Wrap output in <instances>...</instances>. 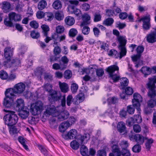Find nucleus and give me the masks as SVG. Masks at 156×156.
Segmentation results:
<instances>
[{"label": "nucleus", "instance_id": "4c0bfd02", "mask_svg": "<svg viewBox=\"0 0 156 156\" xmlns=\"http://www.w3.org/2000/svg\"><path fill=\"white\" fill-rule=\"evenodd\" d=\"M107 102L109 104H115L118 102V98L115 96L109 97L107 99Z\"/></svg>", "mask_w": 156, "mask_h": 156}, {"label": "nucleus", "instance_id": "ea45409f", "mask_svg": "<svg viewBox=\"0 0 156 156\" xmlns=\"http://www.w3.org/2000/svg\"><path fill=\"white\" fill-rule=\"evenodd\" d=\"M2 9L6 11H8L10 8L11 5L10 3L7 2H2Z\"/></svg>", "mask_w": 156, "mask_h": 156}, {"label": "nucleus", "instance_id": "7ed1b4c3", "mask_svg": "<svg viewBox=\"0 0 156 156\" xmlns=\"http://www.w3.org/2000/svg\"><path fill=\"white\" fill-rule=\"evenodd\" d=\"M49 101L52 103L53 101H57L59 100L62 98L61 100V105L63 107L66 106V96L65 95L62 96L61 95H57V91L54 90L50 91L48 96Z\"/></svg>", "mask_w": 156, "mask_h": 156}, {"label": "nucleus", "instance_id": "c756f323", "mask_svg": "<svg viewBox=\"0 0 156 156\" xmlns=\"http://www.w3.org/2000/svg\"><path fill=\"white\" fill-rule=\"evenodd\" d=\"M140 70L145 76L150 74L151 72V69L146 66L142 67Z\"/></svg>", "mask_w": 156, "mask_h": 156}, {"label": "nucleus", "instance_id": "2eb2a0df", "mask_svg": "<svg viewBox=\"0 0 156 156\" xmlns=\"http://www.w3.org/2000/svg\"><path fill=\"white\" fill-rule=\"evenodd\" d=\"M14 99L5 97L4 100L3 104L4 106L7 108L12 107L14 104Z\"/></svg>", "mask_w": 156, "mask_h": 156}, {"label": "nucleus", "instance_id": "bf43d9fd", "mask_svg": "<svg viewBox=\"0 0 156 156\" xmlns=\"http://www.w3.org/2000/svg\"><path fill=\"white\" fill-rule=\"evenodd\" d=\"M64 27L62 26L58 25L56 27V31L57 34L62 33L64 32Z\"/></svg>", "mask_w": 156, "mask_h": 156}, {"label": "nucleus", "instance_id": "603ef678", "mask_svg": "<svg viewBox=\"0 0 156 156\" xmlns=\"http://www.w3.org/2000/svg\"><path fill=\"white\" fill-rule=\"evenodd\" d=\"M23 95L25 98L27 99L30 98L31 99H34L33 94L31 92L29 91H27L24 92Z\"/></svg>", "mask_w": 156, "mask_h": 156}, {"label": "nucleus", "instance_id": "6e6552de", "mask_svg": "<svg viewBox=\"0 0 156 156\" xmlns=\"http://www.w3.org/2000/svg\"><path fill=\"white\" fill-rule=\"evenodd\" d=\"M58 107L56 108L53 105L48 106L45 111L44 112V114L46 116L51 115L53 117H56L58 114Z\"/></svg>", "mask_w": 156, "mask_h": 156}, {"label": "nucleus", "instance_id": "4468645a", "mask_svg": "<svg viewBox=\"0 0 156 156\" xmlns=\"http://www.w3.org/2000/svg\"><path fill=\"white\" fill-rule=\"evenodd\" d=\"M15 91L18 94L23 93L25 89V85L22 83H20L16 84L14 87Z\"/></svg>", "mask_w": 156, "mask_h": 156}, {"label": "nucleus", "instance_id": "49530a36", "mask_svg": "<svg viewBox=\"0 0 156 156\" xmlns=\"http://www.w3.org/2000/svg\"><path fill=\"white\" fill-rule=\"evenodd\" d=\"M78 32L76 29L75 28H72L69 31V35L72 37H75L77 34Z\"/></svg>", "mask_w": 156, "mask_h": 156}, {"label": "nucleus", "instance_id": "cd10ccee", "mask_svg": "<svg viewBox=\"0 0 156 156\" xmlns=\"http://www.w3.org/2000/svg\"><path fill=\"white\" fill-rule=\"evenodd\" d=\"M15 104L16 107L18 108L19 110L23 108L24 106V101L21 98L17 99L16 102Z\"/></svg>", "mask_w": 156, "mask_h": 156}, {"label": "nucleus", "instance_id": "79ce46f5", "mask_svg": "<svg viewBox=\"0 0 156 156\" xmlns=\"http://www.w3.org/2000/svg\"><path fill=\"white\" fill-rule=\"evenodd\" d=\"M79 144L76 140L72 141L70 143V146L75 150H77L79 147Z\"/></svg>", "mask_w": 156, "mask_h": 156}, {"label": "nucleus", "instance_id": "e433bc0d", "mask_svg": "<svg viewBox=\"0 0 156 156\" xmlns=\"http://www.w3.org/2000/svg\"><path fill=\"white\" fill-rule=\"evenodd\" d=\"M145 139L147 140L145 144L146 148L149 150L151 148V145L153 142V140L152 138L148 139L146 138Z\"/></svg>", "mask_w": 156, "mask_h": 156}, {"label": "nucleus", "instance_id": "de8ad7c7", "mask_svg": "<svg viewBox=\"0 0 156 156\" xmlns=\"http://www.w3.org/2000/svg\"><path fill=\"white\" fill-rule=\"evenodd\" d=\"M18 140L26 150H28L27 146L25 144V140L23 137L21 136L19 137L18 138Z\"/></svg>", "mask_w": 156, "mask_h": 156}, {"label": "nucleus", "instance_id": "f257e3e1", "mask_svg": "<svg viewBox=\"0 0 156 156\" xmlns=\"http://www.w3.org/2000/svg\"><path fill=\"white\" fill-rule=\"evenodd\" d=\"M14 48L6 47L4 49L3 65L6 67H11L13 71H15L20 64V60L16 58L11 60L13 55Z\"/></svg>", "mask_w": 156, "mask_h": 156}, {"label": "nucleus", "instance_id": "0eeeda50", "mask_svg": "<svg viewBox=\"0 0 156 156\" xmlns=\"http://www.w3.org/2000/svg\"><path fill=\"white\" fill-rule=\"evenodd\" d=\"M43 103L40 101L32 103L30 108L31 113L34 115L39 114L43 109Z\"/></svg>", "mask_w": 156, "mask_h": 156}, {"label": "nucleus", "instance_id": "c9c22d12", "mask_svg": "<svg viewBox=\"0 0 156 156\" xmlns=\"http://www.w3.org/2000/svg\"><path fill=\"white\" fill-rule=\"evenodd\" d=\"M120 81L121 87L122 89L123 88L127 86L129 83L128 79L126 77H123L121 79Z\"/></svg>", "mask_w": 156, "mask_h": 156}, {"label": "nucleus", "instance_id": "58836bf2", "mask_svg": "<svg viewBox=\"0 0 156 156\" xmlns=\"http://www.w3.org/2000/svg\"><path fill=\"white\" fill-rule=\"evenodd\" d=\"M44 16L46 20L50 21L52 20L54 17L53 15L51 12H48L45 13Z\"/></svg>", "mask_w": 156, "mask_h": 156}, {"label": "nucleus", "instance_id": "338daca9", "mask_svg": "<svg viewBox=\"0 0 156 156\" xmlns=\"http://www.w3.org/2000/svg\"><path fill=\"white\" fill-rule=\"evenodd\" d=\"M105 114L108 115L111 118L114 116V113L111 108H109L105 112Z\"/></svg>", "mask_w": 156, "mask_h": 156}, {"label": "nucleus", "instance_id": "a18cd8bd", "mask_svg": "<svg viewBox=\"0 0 156 156\" xmlns=\"http://www.w3.org/2000/svg\"><path fill=\"white\" fill-rule=\"evenodd\" d=\"M114 20L111 18H108L104 20L103 24L104 25L109 26L111 25L113 23Z\"/></svg>", "mask_w": 156, "mask_h": 156}, {"label": "nucleus", "instance_id": "6ab92c4d", "mask_svg": "<svg viewBox=\"0 0 156 156\" xmlns=\"http://www.w3.org/2000/svg\"><path fill=\"white\" fill-rule=\"evenodd\" d=\"M70 126V123L69 122L67 121L63 122L59 125L58 127L59 131L60 132L64 133Z\"/></svg>", "mask_w": 156, "mask_h": 156}, {"label": "nucleus", "instance_id": "2f4dec72", "mask_svg": "<svg viewBox=\"0 0 156 156\" xmlns=\"http://www.w3.org/2000/svg\"><path fill=\"white\" fill-rule=\"evenodd\" d=\"M9 126V133L11 136L17 134L19 132L18 130L15 126Z\"/></svg>", "mask_w": 156, "mask_h": 156}, {"label": "nucleus", "instance_id": "6e6d98bb", "mask_svg": "<svg viewBox=\"0 0 156 156\" xmlns=\"http://www.w3.org/2000/svg\"><path fill=\"white\" fill-rule=\"evenodd\" d=\"M43 72V69L39 67L36 69L35 71V74L37 76L41 77L42 75Z\"/></svg>", "mask_w": 156, "mask_h": 156}, {"label": "nucleus", "instance_id": "774afa93", "mask_svg": "<svg viewBox=\"0 0 156 156\" xmlns=\"http://www.w3.org/2000/svg\"><path fill=\"white\" fill-rule=\"evenodd\" d=\"M97 156H106V151L104 150H99L97 151Z\"/></svg>", "mask_w": 156, "mask_h": 156}, {"label": "nucleus", "instance_id": "393cba45", "mask_svg": "<svg viewBox=\"0 0 156 156\" xmlns=\"http://www.w3.org/2000/svg\"><path fill=\"white\" fill-rule=\"evenodd\" d=\"M117 129L120 133L124 134L126 132V127L124 122H119L117 125Z\"/></svg>", "mask_w": 156, "mask_h": 156}, {"label": "nucleus", "instance_id": "864d4df0", "mask_svg": "<svg viewBox=\"0 0 156 156\" xmlns=\"http://www.w3.org/2000/svg\"><path fill=\"white\" fill-rule=\"evenodd\" d=\"M72 76V73L69 70H67L65 71L64 74V78L66 79H69L71 78Z\"/></svg>", "mask_w": 156, "mask_h": 156}, {"label": "nucleus", "instance_id": "423d86ee", "mask_svg": "<svg viewBox=\"0 0 156 156\" xmlns=\"http://www.w3.org/2000/svg\"><path fill=\"white\" fill-rule=\"evenodd\" d=\"M117 41L119 43L118 48L120 50V58H122L126 55V49L125 45L127 40L125 36H119L117 38Z\"/></svg>", "mask_w": 156, "mask_h": 156}, {"label": "nucleus", "instance_id": "9d476101", "mask_svg": "<svg viewBox=\"0 0 156 156\" xmlns=\"http://www.w3.org/2000/svg\"><path fill=\"white\" fill-rule=\"evenodd\" d=\"M150 16L149 15L144 16L139 19L138 21H142L143 23V28L146 30H149L151 27V25L150 23Z\"/></svg>", "mask_w": 156, "mask_h": 156}, {"label": "nucleus", "instance_id": "a19ab883", "mask_svg": "<svg viewBox=\"0 0 156 156\" xmlns=\"http://www.w3.org/2000/svg\"><path fill=\"white\" fill-rule=\"evenodd\" d=\"M52 6L55 9H58L61 8L62 5L60 1L56 0L53 2Z\"/></svg>", "mask_w": 156, "mask_h": 156}, {"label": "nucleus", "instance_id": "412c9836", "mask_svg": "<svg viewBox=\"0 0 156 156\" xmlns=\"http://www.w3.org/2000/svg\"><path fill=\"white\" fill-rule=\"evenodd\" d=\"M83 22L81 25L83 26L87 25L90 24V23L91 17L88 14L85 13L82 16Z\"/></svg>", "mask_w": 156, "mask_h": 156}, {"label": "nucleus", "instance_id": "f8f14e48", "mask_svg": "<svg viewBox=\"0 0 156 156\" xmlns=\"http://www.w3.org/2000/svg\"><path fill=\"white\" fill-rule=\"evenodd\" d=\"M69 115V112L67 110H64L61 112L59 110L56 117L59 121H61L68 118Z\"/></svg>", "mask_w": 156, "mask_h": 156}, {"label": "nucleus", "instance_id": "ddd939ff", "mask_svg": "<svg viewBox=\"0 0 156 156\" xmlns=\"http://www.w3.org/2000/svg\"><path fill=\"white\" fill-rule=\"evenodd\" d=\"M130 139L131 140L134 139L139 144H142L144 142V137L140 134H136L134 136H129Z\"/></svg>", "mask_w": 156, "mask_h": 156}, {"label": "nucleus", "instance_id": "052dcab7", "mask_svg": "<svg viewBox=\"0 0 156 156\" xmlns=\"http://www.w3.org/2000/svg\"><path fill=\"white\" fill-rule=\"evenodd\" d=\"M133 129L134 131L136 133H139L141 131V128L138 124H135L133 125Z\"/></svg>", "mask_w": 156, "mask_h": 156}, {"label": "nucleus", "instance_id": "5fc2aeb1", "mask_svg": "<svg viewBox=\"0 0 156 156\" xmlns=\"http://www.w3.org/2000/svg\"><path fill=\"white\" fill-rule=\"evenodd\" d=\"M75 98L78 99L79 102H81L84 100L85 98L84 94L82 93H80L75 96Z\"/></svg>", "mask_w": 156, "mask_h": 156}, {"label": "nucleus", "instance_id": "69168bd1", "mask_svg": "<svg viewBox=\"0 0 156 156\" xmlns=\"http://www.w3.org/2000/svg\"><path fill=\"white\" fill-rule=\"evenodd\" d=\"M27 49V48L26 46H22L19 49V54L23 55V54Z\"/></svg>", "mask_w": 156, "mask_h": 156}, {"label": "nucleus", "instance_id": "5701e85b", "mask_svg": "<svg viewBox=\"0 0 156 156\" xmlns=\"http://www.w3.org/2000/svg\"><path fill=\"white\" fill-rule=\"evenodd\" d=\"M58 85L60 90L62 92L66 93L69 90V87L66 83L64 82L62 83L59 81Z\"/></svg>", "mask_w": 156, "mask_h": 156}, {"label": "nucleus", "instance_id": "a878e982", "mask_svg": "<svg viewBox=\"0 0 156 156\" xmlns=\"http://www.w3.org/2000/svg\"><path fill=\"white\" fill-rule=\"evenodd\" d=\"M65 21L66 25L71 26L74 24L75 20L73 17L71 16H68L66 18Z\"/></svg>", "mask_w": 156, "mask_h": 156}, {"label": "nucleus", "instance_id": "39448f33", "mask_svg": "<svg viewBox=\"0 0 156 156\" xmlns=\"http://www.w3.org/2000/svg\"><path fill=\"white\" fill-rule=\"evenodd\" d=\"M149 82L147 84V86L149 89L148 92V95L151 98H154L156 95L155 90V86L156 83V76H154L152 77L149 78Z\"/></svg>", "mask_w": 156, "mask_h": 156}, {"label": "nucleus", "instance_id": "f704fd0d", "mask_svg": "<svg viewBox=\"0 0 156 156\" xmlns=\"http://www.w3.org/2000/svg\"><path fill=\"white\" fill-rule=\"evenodd\" d=\"M81 154L83 156H86L87 155L88 153V149L86 147L82 145L80 149Z\"/></svg>", "mask_w": 156, "mask_h": 156}, {"label": "nucleus", "instance_id": "37998d69", "mask_svg": "<svg viewBox=\"0 0 156 156\" xmlns=\"http://www.w3.org/2000/svg\"><path fill=\"white\" fill-rule=\"evenodd\" d=\"M38 147L39 149L41 151V152L45 156H47L48 155V151L44 146L40 145H38Z\"/></svg>", "mask_w": 156, "mask_h": 156}, {"label": "nucleus", "instance_id": "a211bd4d", "mask_svg": "<svg viewBox=\"0 0 156 156\" xmlns=\"http://www.w3.org/2000/svg\"><path fill=\"white\" fill-rule=\"evenodd\" d=\"M90 138V135L88 133H84L83 135L81 136L78 140L80 141L81 144H86Z\"/></svg>", "mask_w": 156, "mask_h": 156}, {"label": "nucleus", "instance_id": "aec40b11", "mask_svg": "<svg viewBox=\"0 0 156 156\" xmlns=\"http://www.w3.org/2000/svg\"><path fill=\"white\" fill-rule=\"evenodd\" d=\"M68 11L71 13H74L76 16H80L81 14V11L78 9H75L73 5L69 6L68 8Z\"/></svg>", "mask_w": 156, "mask_h": 156}, {"label": "nucleus", "instance_id": "f03ea898", "mask_svg": "<svg viewBox=\"0 0 156 156\" xmlns=\"http://www.w3.org/2000/svg\"><path fill=\"white\" fill-rule=\"evenodd\" d=\"M3 111L5 112H8L3 117L5 124L8 126H12L15 125L18 121V118L17 115L15 114V112L5 109Z\"/></svg>", "mask_w": 156, "mask_h": 156}, {"label": "nucleus", "instance_id": "9b49d317", "mask_svg": "<svg viewBox=\"0 0 156 156\" xmlns=\"http://www.w3.org/2000/svg\"><path fill=\"white\" fill-rule=\"evenodd\" d=\"M77 135V132L75 129H72L66 134H63L62 137L66 140H72L75 139Z\"/></svg>", "mask_w": 156, "mask_h": 156}, {"label": "nucleus", "instance_id": "4be33fe9", "mask_svg": "<svg viewBox=\"0 0 156 156\" xmlns=\"http://www.w3.org/2000/svg\"><path fill=\"white\" fill-rule=\"evenodd\" d=\"M29 110L27 108H23L19 112V115L22 119H27L29 115Z\"/></svg>", "mask_w": 156, "mask_h": 156}, {"label": "nucleus", "instance_id": "8fccbe9b", "mask_svg": "<svg viewBox=\"0 0 156 156\" xmlns=\"http://www.w3.org/2000/svg\"><path fill=\"white\" fill-rule=\"evenodd\" d=\"M132 151L135 153H139L141 150V147L140 144H136L132 148Z\"/></svg>", "mask_w": 156, "mask_h": 156}, {"label": "nucleus", "instance_id": "1a4fd4ad", "mask_svg": "<svg viewBox=\"0 0 156 156\" xmlns=\"http://www.w3.org/2000/svg\"><path fill=\"white\" fill-rule=\"evenodd\" d=\"M133 99L132 100L133 105L134 107L137 110L139 113L140 109V102L142 101V98L141 95L137 93H135L133 95Z\"/></svg>", "mask_w": 156, "mask_h": 156}, {"label": "nucleus", "instance_id": "c03bdc74", "mask_svg": "<svg viewBox=\"0 0 156 156\" xmlns=\"http://www.w3.org/2000/svg\"><path fill=\"white\" fill-rule=\"evenodd\" d=\"M41 27L43 30L44 36H47L48 34V32L49 30L48 26L46 25H43L41 26Z\"/></svg>", "mask_w": 156, "mask_h": 156}, {"label": "nucleus", "instance_id": "3c124183", "mask_svg": "<svg viewBox=\"0 0 156 156\" xmlns=\"http://www.w3.org/2000/svg\"><path fill=\"white\" fill-rule=\"evenodd\" d=\"M12 20L9 18H6L4 20V23L5 25L7 27H12L13 26V23Z\"/></svg>", "mask_w": 156, "mask_h": 156}, {"label": "nucleus", "instance_id": "bb28decb", "mask_svg": "<svg viewBox=\"0 0 156 156\" xmlns=\"http://www.w3.org/2000/svg\"><path fill=\"white\" fill-rule=\"evenodd\" d=\"M131 121L129 122V125H131L132 123H133L135 122L139 123L142 121V118L139 115H135L134 117V119L131 118Z\"/></svg>", "mask_w": 156, "mask_h": 156}, {"label": "nucleus", "instance_id": "0e129e2a", "mask_svg": "<svg viewBox=\"0 0 156 156\" xmlns=\"http://www.w3.org/2000/svg\"><path fill=\"white\" fill-rule=\"evenodd\" d=\"M121 154L122 156H130L129 151L127 149L123 148Z\"/></svg>", "mask_w": 156, "mask_h": 156}, {"label": "nucleus", "instance_id": "4d7b16f0", "mask_svg": "<svg viewBox=\"0 0 156 156\" xmlns=\"http://www.w3.org/2000/svg\"><path fill=\"white\" fill-rule=\"evenodd\" d=\"M53 46L54 47L53 50L54 54L55 56H56L60 53L61 49L60 47L58 46H55L54 45Z\"/></svg>", "mask_w": 156, "mask_h": 156}, {"label": "nucleus", "instance_id": "e2e57ef3", "mask_svg": "<svg viewBox=\"0 0 156 156\" xmlns=\"http://www.w3.org/2000/svg\"><path fill=\"white\" fill-rule=\"evenodd\" d=\"M156 105V101L155 100L153 99H151L147 102L148 106L152 108Z\"/></svg>", "mask_w": 156, "mask_h": 156}, {"label": "nucleus", "instance_id": "473e14b6", "mask_svg": "<svg viewBox=\"0 0 156 156\" xmlns=\"http://www.w3.org/2000/svg\"><path fill=\"white\" fill-rule=\"evenodd\" d=\"M47 5L46 2L44 0L40 1L38 4L37 8L40 10H42L44 9Z\"/></svg>", "mask_w": 156, "mask_h": 156}, {"label": "nucleus", "instance_id": "dca6fc26", "mask_svg": "<svg viewBox=\"0 0 156 156\" xmlns=\"http://www.w3.org/2000/svg\"><path fill=\"white\" fill-rule=\"evenodd\" d=\"M147 41L149 43H153L156 42V33L152 31L147 35L146 37Z\"/></svg>", "mask_w": 156, "mask_h": 156}, {"label": "nucleus", "instance_id": "13d9d810", "mask_svg": "<svg viewBox=\"0 0 156 156\" xmlns=\"http://www.w3.org/2000/svg\"><path fill=\"white\" fill-rule=\"evenodd\" d=\"M8 76L7 73L4 71H0V78L2 80H5L8 78Z\"/></svg>", "mask_w": 156, "mask_h": 156}, {"label": "nucleus", "instance_id": "09e8293b", "mask_svg": "<svg viewBox=\"0 0 156 156\" xmlns=\"http://www.w3.org/2000/svg\"><path fill=\"white\" fill-rule=\"evenodd\" d=\"M78 88V86L77 84L73 83L71 84V89L73 93H75L76 92Z\"/></svg>", "mask_w": 156, "mask_h": 156}, {"label": "nucleus", "instance_id": "7c9ffc66", "mask_svg": "<svg viewBox=\"0 0 156 156\" xmlns=\"http://www.w3.org/2000/svg\"><path fill=\"white\" fill-rule=\"evenodd\" d=\"M55 17L56 19L58 21L62 20L64 17L63 12L60 11H57L55 14Z\"/></svg>", "mask_w": 156, "mask_h": 156}, {"label": "nucleus", "instance_id": "b1692460", "mask_svg": "<svg viewBox=\"0 0 156 156\" xmlns=\"http://www.w3.org/2000/svg\"><path fill=\"white\" fill-rule=\"evenodd\" d=\"M15 94H16L14 88H10L7 89L5 93L6 97L13 98L15 97Z\"/></svg>", "mask_w": 156, "mask_h": 156}, {"label": "nucleus", "instance_id": "72a5a7b5", "mask_svg": "<svg viewBox=\"0 0 156 156\" xmlns=\"http://www.w3.org/2000/svg\"><path fill=\"white\" fill-rule=\"evenodd\" d=\"M3 148L5 150L13 155H17V154L18 153L16 151L11 148L8 146L5 145Z\"/></svg>", "mask_w": 156, "mask_h": 156}, {"label": "nucleus", "instance_id": "680f3d73", "mask_svg": "<svg viewBox=\"0 0 156 156\" xmlns=\"http://www.w3.org/2000/svg\"><path fill=\"white\" fill-rule=\"evenodd\" d=\"M31 37L34 39H37L40 37V34L37 32L35 31H32L30 33Z\"/></svg>", "mask_w": 156, "mask_h": 156}, {"label": "nucleus", "instance_id": "f3484780", "mask_svg": "<svg viewBox=\"0 0 156 156\" xmlns=\"http://www.w3.org/2000/svg\"><path fill=\"white\" fill-rule=\"evenodd\" d=\"M9 18L12 21L18 22L21 19V16L14 12L10 13L9 14Z\"/></svg>", "mask_w": 156, "mask_h": 156}, {"label": "nucleus", "instance_id": "c85d7f7f", "mask_svg": "<svg viewBox=\"0 0 156 156\" xmlns=\"http://www.w3.org/2000/svg\"><path fill=\"white\" fill-rule=\"evenodd\" d=\"M120 52L119 53L113 49L110 50L108 53L109 56H112L116 58L119 57L120 59H121L122 58H120Z\"/></svg>", "mask_w": 156, "mask_h": 156}, {"label": "nucleus", "instance_id": "20e7f679", "mask_svg": "<svg viewBox=\"0 0 156 156\" xmlns=\"http://www.w3.org/2000/svg\"><path fill=\"white\" fill-rule=\"evenodd\" d=\"M119 67L115 65H112L108 67L107 71L108 73L109 77L112 79L114 82H117L120 78L118 71Z\"/></svg>", "mask_w": 156, "mask_h": 156}]
</instances>
